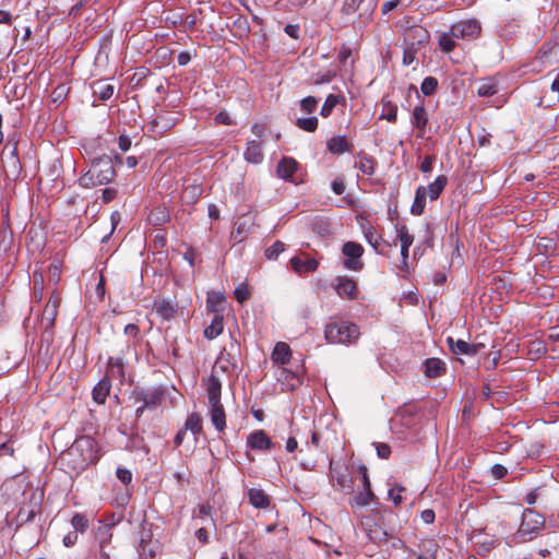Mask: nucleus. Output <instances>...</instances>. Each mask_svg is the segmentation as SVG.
<instances>
[{
  "label": "nucleus",
  "instance_id": "5fc2aeb1",
  "mask_svg": "<svg viewBox=\"0 0 559 559\" xmlns=\"http://www.w3.org/2000/svg\"><path fill=\"white\" fill-rule=\"evenodd\" d=\"M116 475L117 478L124 485L130 484L132 480V473L127 468H117Z\"/></svg>",
  "mask_w": 559,
  "mask_h": 559
},
{
  "label": "nucleus",
  "instance_id": "f257e3e1",
  "mask_svg": "<svg viewBox=\"0 0 559 559\" xmlns=\"http://www.w3.org/2000/svg\"><path fill=\"white\" fill-rule=\"evenodd\" d=\"M98 460L96 442L90 437L76 439L62 454L61 461L72 471H83Z\"/></svg>",
  "mask_w": 559,
  "mask_h": 559
},
{
  "label": "nucleus",
  "instance_id": "9b49d317",
  "mask_svg": "<svg viewBox=\"0 0 559 559\" xmlns=\"http://www.w3.org/2000/svg\"><path fill=\"white\" fill-rule=\"evenodd\" d=\"M178 117L173 116L170 114H158L151 122V131L156 132L158 134H163L167 130L175 127L178 122Z\"/></svg>",
  "mask_w": 559,
  "mask_h": 559
},
{
  "label": "nucleus",
  "instance_id": "4d7b16f0",
  "mask_svg": "<svg viewBox=\"0 0 559 559\" xmlns=\"http://www.w3.org/2000/svg\"><path fill=\"white\" fill-rule=\"evenodd\" d=\"M33 281H34V290L35 294H41L44 289V277L41 273L34 272L33 274Z\"/></svg>",
  "mask_w": 559,
  "mask_h": 559
},
{
  "label": "nucleus",
  "instance_id": "393cba45",
  "mask_svg": "<svg viewBox=\"0 0 559 559\" xmlns=\"http://www.w3.org/2000/svg\"><path fill=\"white\" fill-rule=\"evenodd\" d=\"M224 323L223 316L221 313L214 314L212 322L204 330V336L207 340H214L223 332Z\"/></svg>",
  "mask_w": 559,
  "mask_h": 559
},
{
  "label": "nucleus",
  "instance_id": "bf43d9fd",
  "mask_svg": "<svg viewBox=\"0 0 559 559\" xmlns=\"http://www.w3.org/2000/svg\"><path fill=\"white\" fill-rule=\"evenodd\" d=\"M377 454L380 459H389L391 454V448L386 443H377L376 444Z\"/></svg>",
  "mask_w": 559,
  "mask_h": 559
},
{
  "label": "nucleus",
  "instance_id": "dca6fc26",
  "mask_svg": "<svg viewBox=\"0 0 559 559\" xmlns=\"http://www.w3.org/2000/svg\"><path fill=\"white\" fill-rule=\"evenodd\" d=\"M243 156L248 163H251V164L262 163V160L264 158V154L262 151L261 142L257 141V140H252V141L248 142V145H247Z\"/></svg>",
  "mask_w": 559,
  "mask_h": 559
},
{
  "label": "nucleus",
  "instance_id": "864d4df0",
  "mask_svg": "<svg viewBox=\"0 0 559 559\" xmlns=\"http://www.w3.org/2000/svg\"><path fill=\"white\" fill-rule=\"evenodd\" d=\"M366 240L374 248L378 246L379 235L376 233L373 227L369 226L364 230Z\"/></svg>",
  "mask_w": 559,
  "mask_h": 559
},
{
  "label": "nucleus",
  "instance_id": "6e6d98bb",
  "mask_svg": "<svg viewBox=\"0 0 559 559\" xmlns=\"http://www.w3.org/2000/svg\"><path fill=\"white\" fill-rule=\"evenodd\" d=\"M334 76H335V73L332 71H328L325 73H318L314 79V84L321 85V84L330 83L334 79Z\"/></svg>",
  "mask_w": 559,
  "mask_h": 559
},
{
  "label": "nucleus",
  "instance_id": "c85d7f7f",
  "mask_svg": "<svg viewBox=\"0 0 559 559\" xmlns=\"http://www.w3.org/2000/svg\"><path fill=\"white\" fill-rule=\"evenodd\" d=\"M341 103H345L344 96L335 95V94L328 95V97L325 98V102L321 108L320 115L323 118H328L332 114L334 108Z\"/></svg>",
  "mask_w": 559,
  "mask_h": 559
},
{
  "label": "nucleus",
  "instance_id": "7ed1b4c3",
  "mask_svg": "<svg viewBox=\"0 0 559 559\" xmlns=\"http://www.w3.org/2000/svg\"><path fill=\"white\" fill-rule=\"evenodd\" d=\"M209 413L213 426L218 431H223L226 427V415L221 403L222 384L221 381L212 377L207 383Z\"/></svg>",
  "mask_w": 559,
  "mask_h": 559
},
{
  "label": "nucleus",
  "instance_id": "7c9ffc66",
  "mask_svg": "<svg viewBox=\"0 0 559 559\" xmlns=\"http://www.w3.org/2000/svg\"><path fill=\"white\" fill-rule=\"evenodd\" d=\"M497 93L498 84L492 78L484 79L477 88V94L480 97H490Z\"/></svg>",
  "mask_w": 559,
  "mask_h": 559
},
{
  "label": "nucleus",
  "instance_id": "cd10ccee",
  "mask_svg": "<svg viewBox=\"0 0 559 559\" xmlns=\"http://www.w3.org/2000/svg\"><path fill=\"white\" fill-rule=\"evenodd\" d=\"M154 308L156 313L165 320L173 319L177 312L176 306L167 300L156 301Z\"/></svg>",
  "mask_w": 559,
  "mask_h": 559
},
{
  "label": "nucleus",
  "instance_id": "ea45409f",
  "mask_svg": "<svg viewBox=\"0 0 559 559\" xmlns=\"http://www.w3.org/2000/svg\"><path fill=\"white\" fill-rule=\"evenodd\" d=\"M380 119H385L392 123L396 122L397 107L390 102H383V114L380 116Z\"/></svg>",
  "mask_w": 559,
  "mask_h": 559
},
{
  "label": "nucleus",
  "instance_id": "2eb2a0df",
  "mask_svg": "<svg viewBox=\"0 0 559 559\" xmlns=\"http://www.w3.org/2000/svg\"><path fill=\"white\" fill-rule=\"evenodd\" d=\"M271 358L274 364H278L282 366L287 365L292 358V349L289 345L284 342L276 343L272 352Z\"/></svg>",
  "mask_w": 559,
  "mask_h": 559
},
{
  "label": "nucleus",
  "instance_id": "a18cd8bd",
  "mask_svg": "<svg viewBox=\"0 0 559 559\" xmlns=\"http://www.w3.org/2000/svg\"><path fill=\"white\" fill-rule=\"evenodd\" d=\"M374 12V4L368 3L364 7L362 12L359 14V25H367L371 22Z\"/></svg>",
  "mask_w": 559,
  "mask_h": 559
},
{
  "label": "nucleus",
  "instance_id": "f8f14e48",
  "mask_svg": "<svg viewBox=\"0 0 559 559\" xmlns=\"http://www.w3.org/2000/svg\"><path fill=\"white\" fill-rule=\"evenodd\" d=\"M277 380L282 383V385L287 391L296 390L301 384V379L299 373L296 371H292L287 368H281L277 374Z\"/></svg>",
  "mask_w": 559,
  "mask_h": 559
},
{
  "label": "nucleus",
  "instance_id": "c9c22d12",
  "mask_svg": "<svg viewBox=\"0 0 559 559\" xmlns=\"http://www.w3.org/2000/svg\"><path fill=\"white\" fill-rule=\"evenodd\" d=\"M224 296L219 293H211L207 296L206 308L209 311L219 313L223 310Z\"/></svg>",
  "mask_w": 559,
  "mask_h": 559
},
{
  "label": "nucleus",
  "instance_id": "69168bd1",
  "mask_svg": "<svg viewBox=\"0 0 559 559\" xmlns=\"http://www.w3.org/2000/svg\"><path fill=\"white\" fill-rule=\"evenodd\" d=\"M117 195V190L112 188H106L103 190L102 199L105 203L111 202Z\"/></svg>",
  "mask_w": 559,
  "mask_h": 559
},
{
  "label": "nucleus",
  "instance_id": "58836bf2",
  "mask_svg": "<svg viewBox=\"0 0 559 559\" xmlns=\"http://www.w3.org/2000/svg\"><path fill=\"white\" fill-rule=\"evenodd\" d=\"M318 118L309 117V118H298L296 121V126L307 132H313L318 128Z\"/></svg>",
  "mask_w": 559,
  "mask_h": 559
},
{
  "label": "nucleus",
  "instance_id": "412c9836",
  "mask_svg": "<svg viewBox=\"0 0 559 559\" xmlns=\"http://www.w3.org/2000/svg\"><path fill=\"white\" fill-rule=\"evenodd\" d=\"M445 371V364L439 358H429L425 361V374L429 378H437Z\"/></svg>",
  "mask_w": 559,
  "mask_h": 559
},
{
  "label": "nucleus",
  "instance_id": "a878e982",
  "mask_svg": "<svg viewBox=\"0 0 559 559\" xmlns=\"http://www.w3.org/2000/svg\"><path fill=\"white\" fill-rule=\"evenodd\" d=\"M448 183L444 175L438 176L427 188V195L431 201L437 200Z\"/></svg>",
  "mask_w": 559,
  "mask_h": 559
},
{
  "label": "nucleus",
  "instance_id": "774afa93",
  "mask_svg": "<svg viewBox=\"0 0 559 559\" xmlns=\"http://www.w3.org/2000/svg\"><path fill=\"white\" fill-rule=\"evenodd\" d=\"M118 145L122 152H126L131 146V140L127 135H120L118 139Z\"/></svg>",
  "mask_w": 559,
  "mask_h": 559
},
{
  "label": "nucleus",
  "instance_id": "49530a36",
  "mask_svg": "<svg viewBox=\"0 0 559 559\" xmlns=\"http://www.w3.org/2000/svg\"><path fill=\"white\" fill-rule=\"evenodd\" d=\"M318 100L313 96H307L300 100V108L306 114H311L317 109Z\"/></svg>",
  "mask_w": 559,
  "mask_h": 559
},
{
  "label": "nucleus",
  "instance_id": "09e8293b",
  "mask_svg": "<svg viewBox=\"0 0 559 559\" xmlns=\"http://www.w3.org/2000/svg\"><path fill=\"white\" fill-rule=\"evenodd\" d=\"M79 185L83 188L100 186L99 183H96V178L92 176L91 168L79 178Z\"/></svg>",
  "mask_w": 559,
  "mask_h": 559
},
{
  "label": "nucleus",
  "instance_id": "052dcab7",
  "mask_svg": "<svg viewBox=\"0 0 559 559\" xmlns=\"http://www.w3.org/2000/svg\"><path fill=\"white\" fill-rule=\"evenodd\" d=\"M215 121L216 123L218 124H224V126H230L233 124V120L229 116L228 112L226 111H221L218 112L216 116H215Z\"/></svg>",
  "mask_w": 559,
  "mask_h": 559
},
{
  "label": "nucleus",
  "instance_id": "6ab92c4d",
  "mask_svg": "<svg viewBox=\"0 0 559 559\" xmlns=\"http://www.w3.org/2000/svg\"><path fill=\"white\" fill-rule=\"evenodd\" d=\"M203 192L202 186L198 182L187 183L183 188L181 200L187 204H194Z\"/></svg>",
  "mask_w": 559,
  "mask_h": 559
},
{
  "label": "nucleus",
  "instance_id": "b1692460",
  "mask_svg": "<svg viewBox=\"0 0 559 559\" xmlns=\"http://www.w3.org/2000/svg\"><path fill=\"white\" fill-rule=\"evenodd\" d=\"M336 292L341 297L353 299L356 296V283L347 277H342L336 285Z\"/></svg>",
  "mask_w": 559,
  "mask_h": 559
},
{
  "label": "nucleus",
  "instance_id": "c03bdc74",
  "mask_svg": "<svg viewBox=\"0 0 559 559\" xmlns=\"http://www.w3.org/2000/svg\"><path fill=\"white\" fill-rule=\"evenodd\" d=\"M364 1L365 0H345L342 7V12L346 15L355 13L361 8Z\"/></svg>",
  "mask_w": 559,
  "mask_h": 559
},
{
  "label": "nucleus",
  "instance_id": "8fccbe9b",
  "mask_svg": "<svg viewBox=\"0 0 559 559\" xmlns=\"http://www.w3.org/2000/svg\"><path fill=\"white\" fill-rule=\"evenodd\" d=\"M372 498L373 493L371 489H365L364 492H360L357 496H355L354 501L357 506L365 507L371 502Z\"/></svg>",
  "mask_w": 559,
  "mask_h": 559
},
{
  "label": "nucleus",
  "instance_id": "338daca9",
  "mask_svg": "<svg viewBox=\"0 0 559 559\" xmlns=\"http://www.w3.org/2000/svg\"><path fill=\"white\" fill-rule=\"evenodd\" d=\"M400 3V0H388L382 3L381 11L383 14H386L394 10Z\"/></svg>",
  "mask_w": 559,
  "mask_h": 559
},
{
  "label": "nucleus",
  "instance_id": "37998d69",
  "mask_svg": "<svg viewBox=\"0 0 559 559\" xmlns=\"http://www.w3.org/2000/svg\"><path fill=\"white\" fill-rule=\"evenodd\" d=\"M284 242L276 240L271 247L265 250V257L269 260H275L284 251Z\"/></svg>",
  "mask_w": 559,
  "mask_h": 559
},
{
  "label": "nucleus",
  "instance_id": "79ce46f5",
  "mask_svg": "<svg viewBox=\"0 0 559 559\" xmlns=\"http://www.w3.org/2000/svg\"><path fill=\"white\" fill-rule=\"evenodd\" d=\"M438 87V80L433 76H427L424 79L421 85H420V91L423 92L424 95H432L436 90Z\"/></svg>",
  "mask_w": 559,
  "mask_h": 559
},
{
  "label": "nucleus",
  "instance_id": "0eeeda50",
  "mask_svg": "<svg viewBox=\"0 0 559 559\" xmlns=\"http://www.w3.org/2000/svg\"><path fill=\"white\" fill-rule=\"evenodd\" d=\"M451 28L452 35L463 40L476 39L481 32L480 23L475 19L460 21L453 24Z\"/></svg>",
  "mask_w": 559,
  "mask_h": 559
},
{
  "label": "nucleus",
  "instance_id": "20e7f679",
  "mask_svg": "<svg viewBox=\"0 0 559 559\" xmlns=\"http://www.w3.org/2000/svg\"><path fill=\"white\" fill-rule=\"evenodd\" d=\"M24 495L29 496V502L21 507L17 513V520L21 524L32 521L39 513L44 499V492L38 488L29 487Z\"/></svg>",
  "mask_w": 559,
  "mask_h": 559
},
{
  "label": "nucleus",
  "instance_id": "ddd939ff",
  "mask_svg": "<svg viewBox=\"0 0 559 559\" xmlns=\"http://www.w3.org/2000/svg\"><path fill=\"white\" fill-rule=\"evenodd\" d=\"M297 168L298 163L293 157H283L276 166V175L283 180L293 181Z\"/></svg>",
  "mask_w": 559,
  "mask_h": 559
},
{
  "label": "nucleus",
  "instance_id": "aec40b11",
  "mask_svg": "<svg viewBox=\"0 0 559 559\" xmlns=\"http://www.w3.org/2000/svg\"><path fill=\"white\" fill-rule=\"evenodd\" d=\"M248 497H249L250 503L255 508L265 509L270 506V497L262 489H259V488L249 489Z\"/></svg>",
  "mask_w": 559,
  "mask_h": 559
},
{
  "label": "nucleus",
  "instance_id": "bb28decb",
  "mask_svg": "<svg viewBox=\"0 0 559 559\" xmlns=\"http://www.w3.org/2000/svg\"><path fill=\"white\" fill-rule=\"evenodd\" d=\"M427 197V188L424 186L418 187L411 210L414 215H421L424 213Z\"/></svg>",
  "mask_w": 559,
  "mask_h": 559
},
{
  "label": "nucleus",
  "instance_id": "4c0bfd02",
  "mask_svg": "<svg viewBox=\"0 0 559 559\" xmlns=\"http://www.w3.org/2000/svg\"><path fill=\"white\" fill-rule=\"evenodd\" d=\"M58 313V308L52 306H45L43 316H41V324L45 325L46 329H49L53 325L55 319Z\"/></svg>",
  "mask_w": 559,
  "mask_h": 559
},
{
  "label": "nucleus",
  "instance_id": "2f4dec72",
  "mask_svg": "<svg viewBox=\"0 0 559 559\" xmlns=\"http://www.w3.org/2000/svg\"><path fill=\"white\" fill-rule=\"evenodd\" d=\"M330 476L333 481V485L336 484L338 488L346 489L349 488L350 480L347 475L333 466V461H330Z\"/></svg>",
  "mask_w": 559,
  "mask_h": 559
},
{
  "label": "nucleus",
  "instance_id": "4468645a",
  "mask_svg": "<svg viewBox=\"0 0 559 559\" xmlns=\"http://www.w3.org/2000/svg\"><path fill=\"white\" fill-rule=\"evenodd\" d=\"M247 443L255 450H269L272 445L271 439L263 430H257L249 435Z\"/></svg>",
  "mask_w": 559,
  "mask_h": 559
},
{
  "label": "nucleus",
  "instance_id": "680f3d73",
  "mask_svg": "<svg viewBox=\"0 0 559 559\" xmlns=\"http://www.w3.org/2000/svg\"><path fill=\"white\" fill-rule=\"evenodd\" d=\"M331 188L333 190L334 193L336 194H343L344 191H345V183L342 179L340 178H336L332 181L331 183Z\"/></svg>",
  "mask_w": 559,
  "mask_h": 559
},
{
  "label": "nucleus",
  "instance_id": "e433bc0d",
  "mask_svg": "<svg viewBox=\"0 0 559 559\" xmlns=\"http://www.w3.org/2000/svg\"><path fill=\"white\" fill-rule=\"evenodd\" d=\"M455 38L456 37L452 35V28H450V32L448 33H442L439 37V46L441 50L444 52H451L456 46L454 40Z\"/></svg>",
  "mask_w": 559,
  "mask_h": 559
},
{
  "label": "nucleus",
  "instance_id": "39448f33",
  "mask_svg": "<svg viewBox=\"0 0 559 559\" xmlns=\"http://www.w3.org/2000/svg\"><path fill=\"white\" fill-rule=\"evenodd\" d=\"M90 168L92 176L96 178V183L100 186L110 182L116 175L112 162L108 156L94 159Z\"/></svg>",
  "mask_w": 559,
  "mask_h": 559
},
{
  "label": "nucleus",
  "instance_id": "a211bd4d",
  "mask_svg": "<svg viewBox=\"0 0 559 559\" xmlns=\"http://www.w3.org/2000/svg\"><path fill=\"white\" fill-rule=\"evenodd\" d=\"M411 121L414 128L418 129L421 133L425 132L428 124V112L423 105L414 107Z\"/></svg>",
  "mask_w": 559,
  "mask_h": 559
},
{
  "label": "nucleus",
  "instance_id": "e2e57ef3",
  "mask_svg": "<svg viewBox=\"0 0 559 559\" xmlns=\"http://www.w3.org/2000/svg\"><path fill=\"white\" fill-rule=\"evenodd\" d=\"M435 158L432 156H426L420 165L423 173H430L432 170Z\"/></svg>",
  "mask_w": 559,
  "mask_h": 559
},
{
  "label": "nucleus",
  "instance_id": "72a5a7b5",
  "mask_svg": "<svg viewBox=\"0 0 559 559\" xmlns=\"http://www.w3.org/2000/svg\"><path fill=\"white\" fill-rule=\"evenodd\" d=\"M123 360L119 357L108 359V373L110 377L122 379L124 377Z\"/></svg>",
  "mask_w": 559,
  "mask_h": 559
},
{
  "label": "nucleus",
  "instance_id": "f704fd0d",
  "mask_svg": "<svg viewBox=\"0 0 559 559\" xmlns=\"http://www.w3.org/2000/svg\"><path fill=\"white\" fill-rule=\"evenodd\" d=\"M202 417L198 413H192L188 416L186 424H185V430H190L193 435H200L202 431Z\"/></svg>",
  "mask_w": 559,
  "mask_h": 559
},
{
  "label": "nucleus",
  "instance_id": "a19ab883",
  "mask_svg": "<svg viewBox=\"0 0 559 559\" xmlns=\"http://www.w3.org/2000/svg\"><path fill=\"white\" fill-rule=\"evenodd\" d=\"M168 219H169V214L166 211V209L158 207V209H155L154 211H152V213L150 214V221L154 225H162V224L166 223Z\"/></svg>",
  "mask_w": 559,
  "mask_h": 559
},
{
  "label": "nucleus",
  "instance_id": "5701e85b",
  "mask_svg": "<svg viewBox=\"0 0 559 559\" xmlns=\"http://www.w3.org/2000/svg\"><path fill=\"white\" fill-rule=\"evenodd\" d=\"M328 150L332 154H343L345 152H349L352 145L347 142L345 136H333L326 143Z\"/></svg>",
  "mask_w": 559,
  "mask_h": 559
},
{
  "label": "nucleus",
  "instance_id": "6e6552de",
  "mask_svg": "<svg viewBox=\"0 0 559 559\" xmlns=\"http://www.w3.org/2000/svg\"><path fill=\"white\" fill-rule=\"evenodd\" d=\"M544 525V518L533 510H526L523 513L522 523L519 527L518 534L523 537L531 538L532 534L536 533Z\"/></svg>",
  "mask_w": 559,
  "mask_h": 559
},
{
  "label": "nucleus",
  "instance_id": "473e14b6",
  "mask_svg": "<svg viewBox=\"0 0 559 559\" xmlns=\"http://www.w3.org/2000/svg\"><path fill=\"white\" fill-rule=\"evenodd\" d=\"M376 165L377 162L373 157L368 156L366 154L358 155V163L356 164V166L362 174L368 176L373 175Z\"/></svg>",
  "mask_w": 559,
  "mask_h": 559
},
{
  "label": "nucleus",
  "instance_id": "4be33fe9",
  "mask_svg": "<svg viewBox=\"0 0 559 559\" xmlns=\"http://www.w3.org/2000/svg\"><path fill=\"white\" fill-rule=\"evenodd\" d=\"M110 381L107 378L102 379L93 389V400L97 404H104L109 392H110Z\"/></svg>",
  "mask_w": 559,
  "mask_h": 559
},
{
  "label": "nucleus",
  "instance_id": "de8ad7c7",
  "mask_svg": "<svg viewBox=\"0 0 559 559\" xmlns=\"http://www.w3.org/2000/svg\"><path fill=\"white\" fill-rule=\"evenodd\" d=\"M87 519L84 514L76 513L72 520L71 524L75 531L83 533L87 528Z\"/></svg>",
  "mask_w": 559,
  "mask_h": 559
},
{
  "label": "nucleus",
  "instance_id": "423d86ee",
  "mask_svg": "<svg viewBox=\"0 0 559 559\" xmlns=\"http://www.w3.org/2000/svg\"><path fill=\"white\" fill-rule=\"evenodd\" d=\"M342 253L345 255L344 267L352 271H360L364 262L360 260L364 248L360 243L347 241L343 245Z\"/></svg>",
  "mask_w": 559,
  "mask_h": 559
},
{
  "label": "nucleus",
  "instance_id": "9d476101",
  "mask_svg": "<svg viewBox=\"0 0 559 559\" xmlns=\"http://www.w3.org/2000/svg\"><path fill=\"white\" fill-rule=\"evenodd\" d=\"M397 239L401 242V255L403 267H407V259L409 253V247L414 242V236L409 234L408 228L405 225L396 226Z\"/></svg>",
  "mask_w": 559,
  "mask_h": 559
},
{
  "label": "nucleus",
  "instance_id": "1a4fd4ad",
  "mask_svg": "<svg viewBox=\"0 0 559 559\" xmlns=\"http://www.w3.org/2000/svg\"><path fill=\"white\" fill-rule=\"evenodd\" d=\"M447 342L451 352L456 355H476L484 347L481 343L469 344L463 340L455 341L452 337H448Z\"/></svg>",
  "mask_w": 559,
  "mask_h": 559
},
{
  "label": "nucleus",
  "instance_id": "f3484780",
  "mask_svg": "<svg viewBox=\"0 0 559 559\" xmlns=\"http://www.w3.org/2000/svg\"><path fill=\"white\" fill-rule=\"evenodd\" d=\"M290 266L297 274H306L310 272H314L318 269V261L314 259H306L302 260L299 257H294L290 259Z\"/></svg>",
  "mask_w": 559,
  "mask_h": 559
},
{
  "label": "nucleus",
  "instance_id": "603ef678",
  "mask_svg": "<svg viewBox=\"0 0 559 559\" xmlns=\"http://www.w3.org/2000/svg\"><path fill=\"white\" fill-rule=\"evenodd\" d=\"M404 487L397 486L395 488H391L389 490V498L393 501L395 506H400L403 501V497L401 495L402 491H404Z\"/></svg>",
  "mask_w": 559,
  "mask_h": 559
},
{
  "label": "nucleus",
  "instance_id": "c756f323",
  "mask_svg": "<svg viewBox=\"0 0 559 559\" xmlns=\"http://www.w3.org/2000/svg\"><path fill=\"white\" fill-rule=\"evenodd\" d=\"M115 92V86L103 81H98L93 85V94L100 100H107L111 98Z\"/></svg>",
  "mask_w": 559,
  "mask_h": 559
},
{
  "label": "nucleus",
  "instance_id": "13d9d810",
  "mask_svg": "<svg viewBox=\"0 0 559 559\" xmlns=\"http://www.w3.org/2000/svg\"><path fill=\"white\" fill-rule=\"evenodd\" d=\"M235 297L236 299L242 304L243 301H246L248 298H249V292L247 289V287L245 285H239L236 289H235Z\"/></svg>",
  "mask_w": 559,
  "mask_h": 559
},
{
  "label": "nucleus",
  "instance_id": "3c124183",
  "mask_svg": "<svg viewBox=\"0 0 559 559\" xmlns=\"http://www.w3.org/2000/svg\"><path fill=\"white\" fill-rule=\"evenodd\" d=\"M162 401V394L158 392H153L150 394H145L143 396V404L146 407H155L157 406Z\"/></svg>",
  "mask_w": 559,
  "mask_h": 559
},
{
  "label": "nucleus",
  "instance_id": "f03ea898",
  "mask_svg": "<svg viewBox=\"0 0 559 559\" xmlns=\"http://www.w3.org/2000/svg\"><path fill=\"white\" fill-rule=\"evenodd\" d=\"M360 336L359 328L347 321H333L325 325L324 337L330 344L349 345Z\"/></svg>",
  "mask_w": 559,
  "mask_h": 559
},
{
  "label": "nucleus",
  "instance_id": "0e129e2a",
  "mask_svg": "<svg viewBox=\"0 0 559 559\" xmlns=\"http://www.w3.org/2000/svg\"><path fill=\"white\" fill-rule=\"evenodd\" d=\"M48 276H49V281L50 282H53L55 284H57L60 280V269L58 265H50L49 266V272H48Z\"/></svg>",
  "mask_w": 559,
  "mask_h": 559
}]
</instances>
